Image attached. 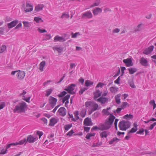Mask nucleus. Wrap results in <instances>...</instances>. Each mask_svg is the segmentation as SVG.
Returning <instances> with one entry per match:
<instances>
[{
	"mask_svg": "<svg viewBox=\"0 0 156 156\" xmlns=\"http://www.w3.org/2000/svg\"><path fill=\"white\" fill-rule=\"evenodd\" d=\"M115 118V117L113 114H111L108 119L105 120L104 123H100V126L102 127V131L107 130L110 128Z\"/></svg>",
	"mask_w": 156,
	"mask_h": 156,
	"instance_id": "obj_1",
	"label": "nucleus"
},
{
	"mask_svg": "<svg viewBox=\"0 0 156 156\" xmlns=\"http://www.w3.org/2000/svg\"><path fill=\"white\" fill-rule=\"evenodd\" d=\"M27 107L26 104L24 102L22 101L21 103L18 104L14 109V112L23 113L25 112V108Z\"/></svg>",
	"mask_w": 156,
	"mask_h": 156,
	"instance_id": "obj_2",
	"label": "nucleus"
},
{
	"mask_svg": "<svg viewBox=\"0 0 156 156\" xmlns=\"http://www.w3.org/2000/svg\"><path fill=\"white\" fill-rule=\"evenodd\" d=\"M85 105L86 108L87 109L89 108L92 109L96 107L97 109L98 107V104L95 103V102L90 101H87L85 103Z\"/></svg>",
	"mask_w": 156,
	"mask_h": 156,
	"instance_id": "obj_3",
	"label": "nucleus"
},
{
	"mask_svg": "<svg viewBox=\"0 0 156 156\" xmlns=\"http://www.w3.org/2000/svg\"><path fill=\"white\" fill-rule=\"evenodd\" d=\"M76 85L74 84H72L69 85L67 88H66L65 90L71 94H74L75 92L73 91Z\"/></svg>",
	"mask_w": 156,
	"mask_h": 156,
	"instance_id": "obj_4",
	"label": "nucleus"
},
{
	"mask_svg": "<svg viewBox=\"0 0 156 156\" xmlns=\"http://www.w3.org/2000/svg\"><path fill=\"white\" fill-rule=\"evenodd\" d=\"M27 142H28L29 143H34L36 141L38 138L37 136H33V135H28L27 138Z\"/></svg>",
	"mask_w": 156,
	"mask_h": 156,
	"instance_id": "obj_5",
	"label": "nucleus"
},
{
	"mask_svg": "<svg viewBox=\"0 0 156 156\" xmlns=\"http://www.w3.org/2000/svg\"><path fill=\"white\" fill-rule=\"evenodd\" d=\"M57 99L56 98L53 97L52 96H50L49 99V102L51 105L52 108L54 107L56 105L57 102Z\"/></svg>",
	"mask_w": 156,
	"mask_h": 156,
	"instance_id": "obj_6",
	"label": "nucleus"
},
{
	"mask_svg": "<svg viewBox=\"0 0 156 156\" xmlns=\"http://www.w3.org/2000/svg\"><path fill=\"white\" fill-rule=\"evenodd\" d=\"M126 123H127V122H125L124 120H122L119 122V127L120 130H126L127 129V127L126 125Z\"/></svg>",
	"mask_w": 156,
	"mask_h": 156,
	"instance_id": "obj_7",
	"label": "nucleus"
},
{
	"mask_svg": "<svg viewBox=\"0 0 156 156\" xmlns=\"http://www.w3.org/2000/svg\"><path fill=\"white\" fill-rule=\"evenodd\" d=\"M33 8V5L28 3L27 2H26V7L24 8V10L26 12H27L32 11Z\"/></svg>",
	"mask_w": 156,
	"mask_h": 156,
	"instance_id": "obj_8",
	"label": "nucleus"
},
{
	"mask_svg": "<svg viewBox=\"0 0 156 156\" xmlns=\"http://www.w3.org/2000/svg\"><path fill=\"white\" fill-rule=\"evenodd\" d=\"M92 17V14L90 11L84 13L82 16V18L83 19H90Z\"/></svg>",
	"mask_w": 156,
	"mask_h": 156,
	"instance_id": "obj_9",
	"label": "nucleus"
},
{
	"mask_svg": "<svg viewBox=\"0 0 156 156\" xmlns=\"http://www.w3.org/2000/svg\"><path fill=\"white\" fill-rule=\"evenodd\" d=\"M17 78L20 80L23 79L25 77V73L24 71L18 70V72L16 74Z\"/></svg>",
	"mask_w": 156,
	"mask_h": 156,
	"instance_id": "obj_10",
	"label": "nucleus"
},
{
	"mask_svg": "<svg viewBox=\"0 0 156 156\" xmlns=\"http://www.w3.org/2000/svg\"><path fill=\"white\" fill-rule=\"evenodd\" d=\"M18 20H16L7 24L8 28L10 29L14 27L18 23Z\"/></svg>",
	"mask_w": 156,
	"mask_h": 156,
	"instance_id": "obj_11",
	"label": "nucleus"
},
{
	"mask_svg": "<svg viewBox=\"0 0 156 156\" xmlns=\"http://www.w3.org/2000/svg\"><path fill=\"white\" fill-rule=\"evenodd\" d=\"M83 123L84 125L86 126H91L92 125L91 118L88 117L84 120Z\"/></svg>",
	"mask_w": 156,
	"mask_h": 156,
	"instance_id": "obj_12",
	"label": "nucleus"
},
{
	"mask_svg": "<svg viewBox=\"0 0 156 156\" xmlns=\"http://www.w3.org/2000/svg\"><path fill=\"white\" fill-rule=\"evenodd\" d=\"M60 115L62 116H65L66 113V108L63 107H61L58 110Z\"/></svg>",
	"mask_w": 156,
	"mask_h": 156,
	"instance_id": "obj_13",
	"label": "nucleus"
},
{
	"mask_svg": "<svg viewBox=\"0 0 156 156\" xmlns=\"http://www.w3.org/2000/svg\"><path fill=\"white\" fill-rule=\"evenodd\" d=\"M154 48V47L153 45L150 46L144 50L143 52L144 54L146 55L150 54L153 51Z\"/></svg>",
	"mask_w": 156,
	"mask_h": 156,
	"instance_id": "obj_14",
	"label": "nucleus"
},
{
	"mask_svg": "<svg viewBox=\"0 0 156 156\" xmlns=\"http://www.w3.org/2000/svg\"><path fill=\"white\" fill-rule=\"evenodd\" d=\"M133 127L131 129L128 131V134L130 133H134L136 132L138 129L137 126L138 125L136 122H134L133 124Z\"/></svg>",
	"mask_w": 156,
	"mask_h": 156,
	"instance_id": "obj_15",
	"label": "nucleus"
},
{
	"mask_svg": "<svg viewBox=\"0 0 156 156\" xmlns=\"http://www.w3.org/2000/svg\"><path fill=\"white\" fill-rule=\"evenodd\" d=\"M66 39H65L63 37H60L58 36H56L54 38V41L55 42L58 41L61 42H63L66 40Z\"/></svg>",
	"mask_w": 156,
	"mask_h": 156,
	"instance_id": "obj_16",
	"label": "nucleus"
},
{
	"mask_svg": "<svg viewBox=\"0 0 156 156\" xmlns=\"http://www.w3.org/2000/svg\"><path fill=\"white\" fill-rule=\"evenodd\" d=\"M102 9L99 7H97L92 10V12L95 16L98 15L99 13L102 12Z\"/></svg>",
	"mask_w": 156,
	"mask_h": 156,
	"instance_id": "obj_17",
	"label": "nucleus"
},
{
	"mask_svg": "<svg viewBox=\"0 0 156 156\" xmlns=\"http://www.w3.org/2000/svg\"><path fill=\"white\" fill-rule=\"evenodd\" d=\"M97 101L99 102H101L102 104H104L106 102H108V99L105 97H101L97 99Z\"/></svg>",
	"mask_w": 156,
	"mask_h": 156,
	"instance_id": "obj_18",
	"label": "nucleus"
},
{
	"mask_svg": "<svg viewBox=\"0 0 156 156\" xmlns=\"http://www.w3.org/2000/svg\"><path fill=\"white\" fill-rule=\"evenodd\" d=\"M58 119L53 118H51L50 121L49 125L51 126H53L57 123L58 122Z\"/></svg>",
	"mask_w": 156,
	"mask_h": 156,
	"instance_id": "obj_19",
	"label": "nucleus"
},
{
	"mask_svg": "<svg viewBox=\"0 0 156 156\" xmlns=\"http://www.w3.org/2000/svg\"><path fill=\"white\" fill-rule=\"evenodd\" d=\"M44 7V6L42 4H38L35 7V10L37 12H39Z\"/></svg>",
	"mask_w": 156,
	"mask_h": 156,
	"instance_id": "obj_20",
	"label": "nucleus"
},
{
	"mask_svg": "<svg viewBox=\"0 0 156 156\" xmlns=\"http://www.w3.org/2000/svg\"><path fill=\"white\" fill-rule=\"evenodd\" d=\"M110 133V132L108 131H104L101 133L100 134V136L102 138H106L108 135Z\"/></svg>",
	"mask_w": 156,
	"mask_h": 156,
	"instance_id": "obj_21",
	"label": "nucleus"
},
{
	"mask_svg": "<svg viewBox=\"0 0 156 156\" xmlns=\"http://www.w3.org/2000/svg\"><path fill=\"white\" fill-rule=\"evenodd\" d=\"M140 63L143 66H147V61L144 58H142L140 61Z\"/></svg>",
	"mask_w": 156,
	"mask_h": 156,
	"instance_id": "obj_22",
	"label": "nucleus"
},
{
	"mask_svg": "<svg viewBox=\"0 0 156 156\" xmlns=\"http://www.w3.org/2000/svg\"><path fill=\"white\" fill-rule=\"evenodd\" d=\"M101 96V92L99 90H97L94 93V99L97 100V98Z\"/></svg>",
	"mask_w": 156,
	"mask_h": 156,
	"instance_id": "obj_23",
	"label": "nucleus"
},
{
	"mask_svg": "<svg viewBox=\"0 0 156 156\" xmlns=\"http://www.w3.org/2000/svg\"><path fill=\"white\" fill-rule=\"evenodd\" d=\"M100 0H95V2L90 5L89 8H91L96 6H98L100 5Z\"/></svg>",
	"mask_w": 156,
	"mask_h": 156,
	"instance_id": "obj_24",
	"label": "nucleus"
},
{
	"mask_svg": "<svg viewBox=\"0 0 156 156\" xmlns=\"http://www.w3.org/2000/svg\"><path fill=\"white\" fill-rule=\"evenodd\" d=\"M128 69L129 71V73L130 74H133L137 71V69L135 68H130Z\"/></svg>",
	"mask_w": 156,
	"mask_h": 156,
	"instance_id": "obj_25",
	"label": "nucleus"
},
{
	"mask_svg": "<svg viewBox=\"0 0 156 156\" xmlns=\"http://www.w3.org/2000/svg\"><path fill=\"white\" fill-rule=\"evenodd\" d=\"M133 59L131 58H127V67L132 66L133 65V63L132 62Z\"/></svg>",
	"mask_w": 156,
	"mask_h": 156,
	"instance_id": "obj_26",
	"label": "nucleus"
},
{
	"mask_svg": "<svg viewBox=\"0 0 156 156\" xmlns=\"http://www.w3.org/2000/svg\"><path fill=\"white\" fill-rule=\"evenodd\" d=\"M23 23L24 27H26L27 29H28L31 26L30 23L28 21H23Z\"/></svg>",
	"mask_w": 156,
	"mask_h": 156,
	"instance_id": "obj_27",
	"label": "nucleus"
},
{
	"mask_svg": "<svg viewBox=\"0 0 156 156\" xmlns=\"http://www.w3.org/2000/svg\"><path fill=\"white\" fill-rule=\"evenodd\" d=\"M25 142L27 143V139L26 138H24L23 140H22L20 141H19L18 142H16V144H14V145H22Z\"/></svg>",
	"mask_w": 156,
	"mask_h": 156,
	"instance_id": "obj_28",
	"label": "nucleus"
},
{
	"mask_svg": "<svg viewBox=\"0 0 156 156\" xmlns=\"http://www.w3.org/2000/svg\"><path fill=\"white\" fill-rule=\"evenodd\" d=\"M93 83L94 82H93L87 80L85 81V85L87 87H89L92 85Z\"/></svg>",
	"mask_w": 156,
	"mask_h": 156,
	"instance_id": "obj_29",
	"label": "nucleus"
},
{
	"mask_svg": "<svg viewBox=\"0 0 156 156\" xmlns=\"http://www.w3.org/2000/svg\"><path fill=\"white\" fill-rule=\"evenodd\" d=\"M96 129H99L102 130V127L101 126H100V124L98 125V127L97 126H93L91 129V131L92 132L94 130Z\"/></svg>",
	"mask_w": 156,
	"mask_h": 156,
	"instance_id": "obj_30",
	"label": "nucleus"
},
{
	"mask_svg": "<svg viewBox=\"0 0 156 156\" xmlns=\"http://www.w3.org/2000/svg\"><path fill=\"white\" fill-rule=\"evenodd\" d=\"M72 123L70 124H67L65 125L64 126V128L66 131H68L72 126Z\"/></svg>",
	"mask_w": 156,
	"mask_h": 156,
	"instance_id": "obj_31",
	"label": "nucleus"
},
{
	"mask_svg": "<svg viewBox=\"0 0 156 156\" xmlns=\"http://www.w3.org/2000/svg\"><path fill=\"white\" fill-rule=\"evenodd\" d=\"M118 88L115 87H112L110 88V90L112 93H115L118 91Z\"/></svg>",
	"mask_w": 156,
	"mask_h": 156,
	"instance_id": "obj_32",
	"label": "nucleus"
},
{
	"mask_svg": "<svg viewBox=\"0 0 156 156\" xmlns=\"http://www.w3.org/2000/svg\"><path fill=\"white\" fill-rule=\"evenodd\" d=\"M143 24L142 23L140 24L137 25L136 28L135 29V31H140L142 30V26Z\"/></svg>",
	"mask_w": 156,
	"mask_h": 156,
	"instance_id": "obj_33",
	"label": "nucleus"
},
{
	"mask_svg": "<svg viewBox=\"0 0 156 156\" xmlns=\"http://www.w3.org/2000/svg\"><path fill=\"white\" fill-rule=\"evenodd\" d=\"M95 134V133H88L87 134V135L86 136V138L87 140H89L90 139V137L94 136Z\"/></svg>",
	"mask_w": 156,
	"mask_h": 156,
	"instance_id": "obj_34",
	"label": "nucleus"
},
{
	"mask_svg": "<svg viewBox=\"0 0 156 156\" xmlns=\"http://www.w3.org/2000/svg\"><path fill=\"white\" fill-rule=\"evenodd\" d=\"M34 20L37 23H39L41 21L42 22H43V20L41 18L37 17H35L34 18Z\"/></svg>",
	"mask_w": 156,
	"mask_h": 156,
	"instance_id": "obj_35",
	"label": "nucleus"
},
{
	"mask_svg": "<svg viewBox=\"0 0 156 156\" xmlns=\"http://www.w3.org/2000/svg\"><path fill=\"white\" fill-rule=\"evenodd\" d=\"M6 49V46L5 45H2L0 47V53H2Z\"/></svg>",
	"mask_w": 156,
	"mask_h": 156,
	"instance_id": "obj_36",
	"label": "nucleus"
},
{
	"mask_svg": "<svg viewBox=\"0 0 156 156\" xmlns=\"http://www.w3.org/2000/svg\"><path fill=\"white\" fill-rule=\"evenodd\" d=\"M88 88L86 87H83V88H82L79 91V94L80 95L82 94L83 92L85 90H87V89Z\"/></svg>",
	"mask_w": 156,
	"mask_h": 156,
	"instance_id": "obj_37",
	"label": "nucleus"
},
{
	"mask_svg": "<svg viewBox=\"0 0 156 156\" xmlns=\"http://www.w3.org/2000/svg\"><path fill=\"white\" fill-rule=\"evenodd\" d=\"M67 94V93L65 91H63L61 92L60 94L58 95V96L59 98H61L63 97Z\"/></svg>",
	"mask_w": 156,
	"mask_h": 156,
	"instance_id": "obj_38",
	"label": "nucleus"
},
{
	"mask_svg": "<svg viewBox=\"0 0 156 156\" xmlns=\"http://www.w3.org/2000/svg\"><path fill=\"white\" fill-rule=\"evenodd\" d=\"M79 35H80V33L79 32H76L74 34L73 33H72V38H76L77 37V36Z\"/></svg>",
	"mask_w": 156,
	"mask_h": 156,
	"instance_id": "obj_39",
	"label": "nucleus"
},
{
	"mask_svg": "<svg viewBox=\"0 0 156 156\" xmlns=\"http://www.w3.org/2000/svg\"><path fill=\"white\" fill-rule=\"evenodd\" d=\"M55 49L57 51L58 53H61V52L63 50V48L61 47H55Z\"/></svg>",
	"mask_w": 156,
	"mask_h": 156,
	"instance_id": "obj_40",
	"label": "nucleus"
},
{
	"mask_svg": "<svg viewBox=\"0 0 156 156\" xmlns=\"http://www.w3.org/2000/svg\"><path fill=\"white\" fill-rule=\"evenodd\" d=\"M52 91V89H50L47 90L46 91V94H45V96H48L51 93Z\"/></svg>",
	"mask_w": 156,
	"mask_h": 156,
	"instance_id": "obj_41",
	"label": "nucleus"
},
{
	"mask_svg": "<svg viewBox=\"0 0 156 156\" xmlns=\"http://www.w3.org/2000/svg\"><path fill=\"white\" fill-rule=\"evenodd\" d=\"M115 101L118 104H119L120 103V98L119 96H118V95H117L116 96H115Z\"/></svg>",
	"mask_w": 156,
	"mask_h": 156,
	"instance_id": "obj_42",
	"label": "nucleus"
},
{
	"mask_svg": "<svg viewBox=\"0 0 156 156\" xmlns=\"http://www.w3.org/2000/svg\"><path fill=\"white\" fill-rule=\"evenodd\" d=\"M144 130V129H139V131L136 132V133L140 134H143Z\"/></svg>",
	"mask_w": 156,
	"mask_h": 156,
	"instance_id": "obj_43",
	"label": "nucleus"
},
{
	"mask_svg": "<svg viewBox=\"0 0 156 156\" xmlns=\"http://www.w3.org/2000/svg\"><path fill=\"white\" fill-rule=\"evenodd\" d=\"M74 114L76 118V120H77L79 119V117L78 116V115L79 114L78 111H76L74 112Z\"/></svg>",
	"mask_w": 156,
	"mask_h": 156,
	"instance_id": "obj_44",
	"label": "nucleus"
},
{
	"mask_svg": "<svg viewBox=\"0 0 156 156\" xmlns=\"http://www.w3.org/2000/svg\"><path fill=\"white\" fill-rule=\"evenodd\" d=\"M119 140V139H118L116 137L114 138L109 141V144H112L115 141L117 140Z\"/></svg>",
	"mask_w": 156,
	"mask_h": 156,
	"instance_id": "obj_45",
	"label": "nucleus"
},
{
	"mask_svg": "<svg viewBox=\"0 0 156 156\" xmlns=\"http://www.w3.org/2000/svg\"><path fill=\"white\" fill-rule=\"evenodd\" d=\"M69 16L68 14H66L65 13H63L61 16V18H68Z\"/></svg>",
	"mask_w": 156,
	"mask_h": 156,
	"instance_id": "obj_46",
	"label": "nucleus"
},
{
	"mask_svg": "<svg viewBox=\"0 0 156 156\" xmlns=\"http://www.w3.org/2000/svg\"><path fill=\"white\" fill-rule=\"evenodd\" d=\"M70 97V95L69 94H67L66 96L63 98V99L65 100L66 101H69V99Z\"/></svg>",
	"mask_w": 156,
	"mask_h": 156,
	"instance_id": "obj_47",
	"label": "nucleus"
},
{
	"mask_svg": "<svg viewBox=\"0 0 156 156\" xmlns=\"http://www.w3.org/2000/svg\"><path fill=\"white\" fill-rule=\"evenodd\" d=\"M129 84L130 86V87L132 88H134L135 87V85H134L133 82V80H132L130 81L129 82Z\"/></svg>",
	"mask_w": 156,
	"mask_h": 156,
	"instance_id": "obj_48",
	"label": "nucleus"
},
{
	"mask_svg": "<svg viewBox=\"0 0 156 156\" xmlns=\"http://www.w3.org/2000/svg\"><path fill=\"white\" fill-rule=\"evenodd\" d=\"M14 144H16V143H13L8 144L7 145L6 148L7 149L10 148L11 147H13L14 146L17 145H14Z\"/></svg>",
	"mask_w": 156,
	"mask_h": 156,
	"instance_id": "obj_49",
	"label": "nucleus"
},
{
	"mask_svg": "<svg viewBox=\"0 0 156 156\" xmlns=\"http://www.w3.org/2000/svg\"><path fill=\"white\" fill-rule=\"evenodd\" d=\"M156 125V122H154L152 124H151L149 127V129L152 130L153 129L154 126Z\"/></svg>",
	"mask_w": 156,
	"mask_h": 156,
	"instance_id": "obj_50",
	"label": "nucleus"
},
{
	"mask_svg": "<svg viewBox=\"0 0 156 156\" xmlns=\"http://www.w3.org/2000/svg\"><path fill=\"white\" fill-rule=\"evenodd\" d=\"M86 110L83 111L81 113V115L82 117H84L85 116L86 113Z\"/></svg>",
	"mask_w": 156,
	"mask_h": 156,
	"instance_id": "obj_51",
	"label": "nucleus"
},
{
	"mask_svg": "<svg viewBox=\"0 0 156 156\" xmlns=\"http://www.w3.org/2000/svg\"><path fill=\"white\" fill-rule=\"evenodd\" d=\"M74 133L73 130L72 129L70 131H69L68 133L66 134V135L68 136H70L72 134Z\"/></svg>",
	"mask_w": 156,
	"mask_h": 156,
	"instance_id": "obj_52",
	"label": "nucleus"
},
{
	"mask_svg": "<svg viewBox=\"0 0 156 156\" xmlns=\"http://www.w3.org/2000/svg\"><path fill=\"white\" fill-rule=\"evenodd\" d=\"M68 115L70 118H72V120L73 122H76V120L73 118V115L72 114H70L69 113H68Z\"/></svg>",
	"mask_w": 156,
	"mask_h": 156,
	"instance_id": "obj_53",
	"label": "nucleus"
},
{
	"mask_svg": "<svg viewBox=\"0 0 156 156\" xmlns=\"http://www.w3.org/2000/svg\"><path fill=\"white\" fill-rule=\"evenodd\" d=\"M7 149V148L6 147V149L5 151L4 150V149L2 150L1 152H0V154H5L6 153Z\"/></svg>",
	"mask_w": 156,
	"mask_h": 156,
	"instance_id": "obj_54",
	"label": "nucleus"
},
{
	"mask_svg": "<svg viewBox=\"0 0 156 156\" xmlns=\"http://www.w3.org/2000/svg\"><path fill=\"white\" fill-rule=\"evenodd\" d=\"M118 121H119V119H115V121L114 125H115V128L116 129H117V122H118Z\"/></svg>",
	"mask_w": 156,
	"mask_h": 156,
	"instance_id": "obj_55",
	"label": "nucleus"
},
{
	"mask_svg": "<svg viewBox=\"0 0 156 156\" xmlns=\"http://www.w3.org/2000/svg\"><path fill=\"white\" fill-rule=\"evenodd\" d=\"M121 76H122L123 74L124 73V70L126 69V68L125 67H121Z\"/></svg>",
	"mask_w": 156,
	"mask_h": 156,
	"instance_id": "obj_56",
	"label": "nucleus"
},
{
	"mask_svg": "<svg viewBox=\"0 0 156 156\" xmlns=\"http://www.w3.org/2000/svg\"><path fill=\"white\" fill-rule=\"evenodd\" d=\"M133 117V115L130 114H129V115L127 114V120L132 119Z\"/></svg>",
	"mask_w": 156,
	"mask_h": 156,
	"instance_id": "obj_57",
	"label": "nucleus"
},
{
	"mask_svg": "<svg viewBox=\"0 0 156 156\" xmlns=\"http://www.w3.org/2000/svg\"><path fill=\"white\" fill-rule=\"evenodd\" d=\"M30 97H29L27 98H23V100L27 102H28V103H30Z\"/></svg>",
	"mask_w": 156,
	"mask_h": 156,
	"instance_id": "obj_58",
	"label": "nucleus"
},
{
	"mask_svg": "<svg viewBox=\"0 0 156 156\" xmlns=\"http://www.w3.org/2000/svg\"><path fill=\"white\" fill-rule=\"evenodd\" d=\"M37 134L39 135V138H40L41 136L43 135V133L42 132L37 131Z\"/></svg>",
	"mask_w": 156,
	"mask_h": 156,
	"instance_id": "obj_59",
	"label": "nucleus"
},
{
	"mask_svg": "<svg viewBox=\"0 0 156 156\" xmlns=\"http://www.w3.org/2000/svg\"><path fill=\"white\" fill-rule=\"evenodd\" d=\"M119 31L120 29L118 28H116L113 30L112 32L113 33H118L119 32Z\"/></svg>",
	"mask_w": 156,
	"mask_h": 156,
	"instance_id": "obj_60",
	"label": "nucleus"
},
{
	"mask_svg": "<svg viewBox=\"0 0 156 156\" xmlns=\"http://www.w3.org/2000/svg\"><path fill=\"white\" fill-rule=\"evenodd\" d=\"M38 30L41 33H43L44 32H47L46 30L44 29H41L40 28H38Z\"/></svg>",
	"mask_w": 156,
	"mask_h": 156,
	"instance_id": "obj_61",
	"label": "nucleus"
},
{
	"mask_svg": "<svg viewBox=\"0 0 156 156\" xmlns=\"http://www.w3.org/2000/svg\"><path fill=\"white\" fill-rule=\"evenodd\" d=\"M41 120L44 122V123L46 125L47 124V120L45 118H43L41 119Z\"/></svg>",
	"mask_w": 156,
	"mask_h": 156,
	"instance_id": "obj_62",
	"label": "nucleus"
},
{
	"mask_svg": "<svg viewBox=\"0 0 156 156\" xmlns=\"http://www.w3.org/2000/svg\"><path fill=\"white\" fill-rule=\"evenodd\" d=\"M120 76H119L117 79L114 82L115 83L119 84V81L120 80Z\"/></svg>",
	"mask_w": 156,
	"mask_h": 156,
	"instance_id": "obj_63",
	"label": "nucleus"
},
{
	"mask_svg": "<svg viewBox=\"0 0 156 156\" xmlns=\"http://www.w3.org/2000/svg\"><path fill=\"white\" fill-rule=\"evenodd\" d=\"M45 65V62L44 61H43L41 62L40 63L39 66H42V67H44Z\"/></svg>",
	"mask_w": 156,
	"mask_h": 156,
	"instance_id": "obj_64",
	"label": "nucleus"
}]
</instances>
